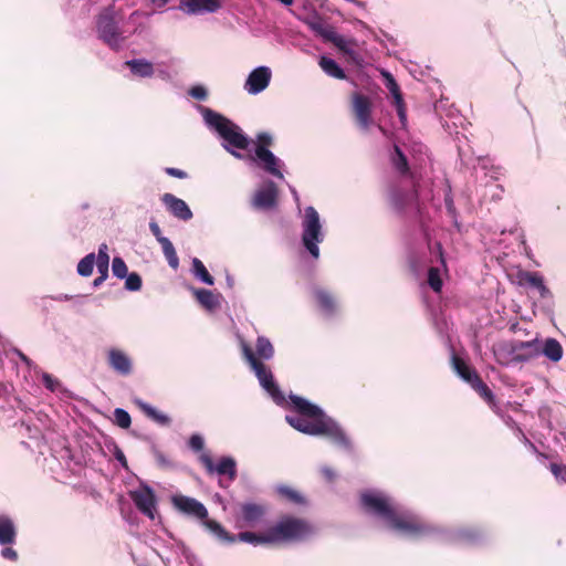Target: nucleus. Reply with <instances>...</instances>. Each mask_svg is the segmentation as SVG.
Returning a JSON list of instances; mask_svg holds the SVG:
<instances>
[{"label":"nucleus","mask_w":566,"mask_h":566,"mask_svg":"<svg viewBox=\"0 0 566 566\" xmlns=\"http://www.w3.org/2000/svg\"><path fill=\"white\" fill-rule=\"evenodd\" d=\"M241 348L260 386L275 405L282 408L291 407V409L296 412V415L285 416V421L292 428L311 437H325L332 444L348 454L355 452L354 442L338 421L306 398L290 394L289 400H286L271 369L255 357L254 352L243 340L241 342Z\"/></svg>","instance_id":"1"},{"label":"nucleus","mask_w":566,"mask_h":566,"mask_svg":"<svg viewBox=\"0 0 566 566\" xmlns=\"http://www.w3.org/2000/svg\"><path fill=\"white\" fill-rule=\"evenodd\" d=\"M360 504L368 515L403 537H436L442 543L454 545H475L484 538V533L476 527L446 528L429 522L381 491L368 490L361 493Z\"/></svg>","instance_id":"2"},{"label":"nucleus","mask_w":566,"mask_h":566,"mask_svg":"<svg viewBox=\"0 0 566 566\" xmlns=\"http://www.w3.org/2000/svg\"><path fill=\"white\" fill-rule=\"evenodd\" d=\"M197 111L202 116L205 126L220 138L227 153L237 159H247L249 164H254L272 177L284 179L282 168L285 165L272 150L264 145H256L254 154L245 157L241 150L250 147L251 139L239 125L207 106L198 105Z\"/></svg>","instance_id":"3"},{"label":"nucleus","mask_w":566,"mask_h":566,"mask_svg":"<svg viewBox=\"0 0 566 566\" xmlns=\"http://www.w3.org/2000/svg\"><path fill=\"white\" fill-rule=\"evenodd\" d=\"M389 203L392 210L405 218L416 219L421 216V208L418 200V191L415 185H392L389 189Z\"/></svg>","instance_id":"4"},{"label":"nucleus","mask_w":566,"mask_h":566,"mask_svg":"<svg viewBox=\"0 0 566 566\" xmlns=\"http://www.w3.org/2000/svg\"><path fill=\"white\" fill-rule=\"evenodd\" d=\"M96 33L97 38L113 51H119L125 38L116 21L115 9L108 6L103 9L96 17Z\"/></svg>","instance_id":"5"},{"label":"nucleus","mask_w":566,"mask_h":566,"mask_svg":"<svg viewBox=\"0 0 566 566\" xmlns=\"http://www.w3.org/2000/svg\"><path fill=\"white\" fill-rule=\"evenodd\" d=\"M325 233L317 210L308 206L304 210L302 220V244L306 251L317 260L319 258V243L324 241Z\"/></svg>","instance_id":"6"},{"label":"nucleus","mask_w":566,"mask_h":566,"mask_svg":"<svg viewBox=\"0 0 566 566\" xmlns=\"http://www.w3.org/2000/svg\"><path fill=\"white\" fill-rule=\"evenodd\" d=\"M271 530L275 544L303 541L314 533L307 521L292 516L281 518Z\"/></svg>","instance_id":"7"},{"label":"nucleus","mask_w":566,"mask_h":566,"mask_svg":"<svg viewBox=\"0 0 566 566\" xmlns=\"http://www.w3.org/2000/svg\"><path fill=\"white\" fill-rule=\"evenodd\" d=\"M496 360L500 364L507 365L509 363H525L534 357L539 356L538 340H516L509 347L501 346L494 350Z\"/></svg>","instance_id":"8"},{"label":"nucleus","mask_w":566,"mask_h":566,"mask_svg":"<svg viewBox=\"0 0 566 566\" xmlns=\"http://www.w3.org/2000/svg\"><path fill=\"white\" fill-rule=\"evenodd\" d=\"M18 530L14 521L6 515L0 514V555L3 559L10 562L18 560V552L12 547L17 542Z\"/></svg>","instance_id":"9"},{"label":"nucleus","mask_w":566,"mask_h":566,"mask_svg":"<svg viewBox=\"0 0 566 566\" xmlns=\"http://www.w3.org/2000/svg\"><path fill=\"white\" fill-rule=\"evenodd\" d=\"M137 510L150 520L155 518L157 512V499L154 490L146 483H142L138 490L129 492Z\"/></svg>","instance_id":"10"},{"label":"nucleus","mask_w":566,"mask_h":566,"mask_svg":"<svg viewBox=\"0 0 566 566\" xmlns=\"http://www.w3.org/2000/svg\"><path fill=\"white\" fill-rule=\"evenodd\" d=\"M279 189L273 180H266L254 192L251 206L256 210H272L277 206Z\"/></svg>","instance_id":"11"},{"label":"nucleus","mask_w":566,"mask_h":566,"mask_svg":"<svg viewBox=\"0 0 566 566\" xmlns=\"http://www.w3.org/2000/svg\"><path fill=\"white\" fill-rule=\"evenodd\" d=\"M200 461L205 465L208 473H218L227 475L230 482L237 478V462L232 457H222L217 464L213 463L211 457L207 453L200 455Z\"/></svg>","instance_id":"12"},{"label":"nucleus","mask_w":566,"mask_h":566,"mask_svg":"<svg viewBox=\"0 0 566 566\" xmlns=\"http://www.w3.org/2000/svg\"><path fill=\"white\" fill-rule=\"evenodd\" d=\"M271 77L272 71L269 66H258L249 73L244 90L252 95L260 94L269 86Z\"/></svg>","instance_id":"13"},{"label":"nucleus","mask_w":566,"mask_h":566,"mask_svg":"<svg viewBox=\"0 0 566 566\" xmlns=\"http://www.w3.org/2000/svg\"><path fill=\"white\" fill-rule=\"evenodd\" d=\"M353 112L359 128L367 130L373 124L371 102L369 97L360 93H355L353 95Z\"/></svg>","instance_id":"14"},{"label":"nucleus","mask_w":566,"mask_h":566,"mask_svg":"<svg viewBox=\"0 0 566 566\" xmlns=\"http://www.w3.org/2000/svg\"><path fill=\"white\" fill-rule=\"evenodd\" d=\"M174 506L181 513L193 516L198 520H206L208 517V510L198 500L185 495H177L172 497Z\"/></svg>","instance_id":"15"},{"label":"nucleus","mask_w":566,"mask_h":566,"mask_svg":"<svg viewBox=\"0 0 566 566\" xmlns=\"http://www.w3.org/2000/svg\"><path fill=\"white\" fill-rule=\"evenodd\" d=\"M107 364L119 376L127 377L133 373V359L122 349L111 348L107 352Z\"/></svg>","instance_id":"16"},{"label":"nucleus","mask_w":566,"mask_h":566,"mask_svg":"<svg viewBox=\"0 0 566 566\" xmlns=\"http://www.w3.org/2000/svg\"><path fill=\"white\" fill-rule=\"evenodd\" d=\"M220 8V0H180L179 3V10L188 15L214 13Z\"/></svg>","instance_id":"17"},{"label":"nucleus","mask_w":566,"mask_h":566,"mask_svg":"<svg viewBox=\"0 0 566 566\" xmlns=\"http://www.w3.org/2000/svg\"><path fill=\"white\" fill-rule=\"evenodd\" d=\"M161 202L175 218L181 221H189L193 217L188 203L172 193H164Z\"/></svg>","instance_id":"18"},{"label":"nucleus","mask_w":566,"mask_h":566,"mask_svg":"<svg viewBox=\"0 0 566 566\" xmlns=\"http://www.w3.org/2000/svg\"><path fill=\"white\" fill-rule=\"evenodd\" d=\"M313 295L321 310L326 317H332L337 311V301L335 296L327 290L314 287Z\"/></svg>","instance_id":"19"},{"label":"nucleus","mask_w":566,"mask_h":566,"mask_svg":"<svg viewBox=\"0 0 566 566\" xmlns=\"http://www.w3.org/2000/svg\"><path fill=\"white\" fill-rule=\"evenodd\" d=\"M198 303L208 312H214L221 306V295L210 290L190 287Z\"/></svg>","instance_id":"20"},{"label":"nucleus","mask_w":566,"mask_h":566,"mask_svg":"<svg viewBox=\"0 0 566 566\" xmlns=\"http://www.w3.org/2000/svg\"><path fill=\"white\" fill-rule=\"evenodd\" d=\"M133 402L136 407L139 408L140 411L145 413L146 417H148L150 420L156 422L157 424L161 427H168L171 423V419L168 415L159 411L155 407H153L150 403L144 401L140 398H134Z\"/></svg>","instance_id":"21"},{"label":"nucleus","mask_w":566,"mask_h":566,"mask_svg":"<svg viewBox=\"0 0 566 566\" xmlns=\"http://www.w3.org/2000/svg\"><path fill=\"white\" fill-rule=\"evenodd\" d=\"M124 65L129 69L133 76L138 78H150L155 74L153 62L144 57L127 60Z\"/></svg>","instance_id":"22"},{"label":"nucleus","mask_w":566,"mask_h":566,"mask_svg":"<svg viewBox=\"0 0 566 566\" xmlns=\"http://www.w3.org/2000/svg\"><path fill=\"white\" fill-rule=\"evenodd\" d=\"M235 537L237 541H241L253 546L275 544L271 528H269L265 533L241 532L235 535Z\"/></svg>","instance_id":"23"},{"label":"nucleus","mask_w":566,"mask_h":566,"mask_svg":"<svg viewBox=\"0 0 566 566\" xmlns=\"http://www.w3.org/2000/svg\"><path fill=\"white\" fill-rule=\"evenodd\" d=\"M522 280L525 281L530 286L535 289L542 298H552L553 294L546 286L544 277L538 272H524L521 275Z\"/></svg>","instance_id":"24"},{"label":"nucleus","mask_w":566,"mask_h":566,"mask_svg":"<svg viewBox=\"0 0 566 566\" xmlns=\"http://www.w3.org/2000/svg\"><path fill=\"white\" fill-rule=\"evenodd\" d=\"M563 347L560 343L553 337H548L544 340L543 346L539 347V355L545 356L553 363H558L563 358Z\"/></svg>","instance_id":"25"},{"label":"nucleus","mask_w":566,"mask_h":566,"mask_svg":"<svg viewBox=\"0 0 566 566\" xmlns=\"http://www.w3.org/2000/svg\"><path fill=\"white\" fill-rule=\"evenodd\" d=\"M305 24L319 38L327 42L334 28L327 24L319 15L315 14L305 20Z\"/></svg>","instance_id":"26"},{"label":"nucleus","mask_w":566,"mask_h":566,"mask_svg":"<svg viewBox=\"0 0 566 566\" xmlns=\"http://www.w3.org/2000/svg\"><path fill=\"white\" fill-rule=\"evenodd\" d=\"M201 521L203 522L206 528L219 541L229 544L237 542L235 535L229 534L220 523L213 520H209L208 517Z\"/></svg>","instance_id":"27"},{"label":"nucleus","mask_w":566,"mask_h":566,"mask_svg":"<svg viewBox=\"0 0 566 566\" xmlns=\"http://www.w3.org/2000/svg\"><path fill=\"white\" fill-rule=\"evenodd\" d=\"M321 69L331 77L343 80L346 77L345 71L332 57L322 56L318 62Z\"/></svg>","instance_id":"28"},{"label":"nucleus","mask_w":566,"mask_h":566,"mask_svg":"<svg viewBox=\"0 0 566 566\" xmlns=\"http://www.w3.org/2000/svg\"><path fill=\"white\" fill-rule=\"evenodd\" d=\"M255 357L263 360H270L274 356V347L271 340L265 336H258L255 342Z\"/></svg>","instance_id":"29"},{"label":"nucleus","mask_w":566,"mask_h":566,"mask_svg":"<svg viewBox=\"0 0 566 566\" xmlns=\"http://www.w3.org/2000/svg\"><path fill=\"white\" fill-rule=\"evenodd\" d=\"M241 513L243 520L248 524H253L262 518V516L264 515V509L259 504L244 503L241 506Z\"/></svg>","instance_id":"30"},{"label":"nucleus","mask_w":566,"mask_h":566,"mask_svg":"<svg viewBox=\"0 0 566 566\" xmlns=\"http://www.w3.org/2000/svg\"><path fill=\"white\" fill-rule=\"evenodd\" d=\"M390 161L395 169L401 175H406L409 171V164L407 154L398 145L394 146V151L390 155Z\"/></svg>","instance_id":"31"},{"label":"nucleus","mask_w":566,"mask_h":566,"mask_svg":"<svg viewBox=\"0 0 566 566\" xmlns=\"http://www.w3.org/2000/svg\"><path fill=\"white\" fill-rule=\"evenodd\" d=\"M191 273L197 280L207 285L214 284L213 276L208 272L207 268L205 266L200 259L193 258L191 261Z\"/></svg>","instance_id":"32"},{"label":"nucleus","mask_w":566,"mask_h":566,"mask_svg":"<svg viewBox=\"0 0 566 566\" xmlns=\"http://www.w3.org/2000/svg\"><path fill=\"white\" fill-rule=\"evenodd\" d=\"M452 361L457 374L471 386L474 382V378L479 377L476 371L455 356L452 357Z\"/></svg>","instance_id":"33"},{"label":"nucleus","mask_w":566,"mask_h":566,"mask_svg":"<svg viewBox=\"0 0 566 566\" xmlns=\"http://www.w3.org/2000/svg\"><path fill=\"white\" fill-rule=\"evenodd\" d=\"M444 206L448 214L451 217L453 226L460 231L461 224L458 220V211L454 206L453 196L451 185L448 180H446V189H444Z\"/></svg>","instance_id":"34"},{"label":"nucleus","mask_w":566,"mask_h":566,"mask_svg":"<svg viewBox=\"0 0 566 566\" xmlns=\"http://www.w3.org/2000/svg\"><path fill=\"white\" fill-rule=\"evenodd\" d=\"M405 147H406V151L419 165H421L424 161V159L428 157L427 146L424 144H422L421 142L410 140Z\"/></svg>","instance_id":"35"},{"label":"nucleus","mask_w":566,"mask_h":566,"mask_svg":"<svg viewBox=\"0 0 566 566\" xmlns=\"http://www.w3.org/2000/svg\"><path fill=\"white\" fill-rule=\"evenodd\" d=\"M158 243L161 247L163 253L167 260L168 265L176 271L179 268V258L177 255L174 244L171 243L169 238L160 240V242Z\"/></svg>","instance_id":"36"},{"label":"nucleus","mask_w":566,"mask_h":566,"mask_svg":"<svg viewBox=\"0 0 566 566\" xmlns=\"http://www.w3.org/2000/svg\"><path fill=\"white\" fill-rule=\"evenodd\" d=\"M471 387L490 405L491 408L495 407V397L488 385L482 381L480 376L474 378V382Z\"/></svg>","instance_id":"37"},{"label":"nucleus","mask_w":566,"mask_h":566,"mask_svg":"<svg viewBox=\"0 0 566 566\" xmlns=\"http://www.w3.org/2000/svg\"><path fill=\"white\" fill-rule=\"evenodd\" d=\"M95 264L98 273H108L109 254L106 243L99 244L97 254H95Z\"/></svg>","instance_id":"38"},{"label":"nucleus","mask_w":566,"mask_h":566,"mask_svg":"<svg viewBox=\"0 0 566 566\" xmlns=\"http://www.w3.org/2000/svg\"><path fill=\"white\" fill-rule=\"evenodd\" d=\"M95 264V253L86 254L77 264V274L83 277L92 275Z\"/></svg>","instance_id":"39"},{"label":"nucleus","mask_w":566,"mask_h":566,"mask_svg":"<svg viewBox=\"0 0 566 566\" xmlns=\"http://www.w3.org/2000/svg\"><path fill=\"white\" fill-rule=\"evenodd\" d=\"M276 491L280 495L284 496L294 504H303L305 502L303 495L290 486L280 485L277 486Z\"/></svg>","instance_id":"40"},{"label":"nucleus","mask_w":566,"mask_h":566,"mask_svg":"<svg viewBox=\"0 0 566 566\" xmlns=\"http://www.w3.org/2000/svg\"><path fill=\"white\" fill-rule=\"evenodd\" d=\"M114 423L117 424L122 429H128L132 424L130 415L123 408H115L114 412Z\"/></svg>","instance_id":"41"},{"label":"nucleus","mask_w":566,"mask_h":566,"mask_svg":"<svg viewBox=\"0 0 566 566\" xmlns=\"http://www.w3.org/2000/svg\"><path fill=\"white\" fill-rule=\"evenodd\" d=\"M113 275L123 280L128 274V269L125 261L120 256H115L112 262Z\"/></svg>","instance_id":"42"},{"label":"nucleus","mask_w":566,"mask_h":566,"mask_svg":"<svg viewBox=\"0 0 566 566\" xmlns=\"http://www.w3.org/2000/svg\"><path fill=\"white\" fill-rule=\"evenodd\" d=\"M125 279V289L130 292H137L142 289L143 281L137 272L128 273Z\"/></svg>","instance_id":"43"},{"label":"nucleus","mask_w":566,"mask_h":566,"mask_svg":"<svg viewBox=\"0 0 566 566\" xmlns=\"http://www.w3.org/2000/svg\"><path fill=\"white\" fill-rule=\"evenodd\" d=\"M428 284L434 292H440L442 289V280L440 271L437 268H430L428 271Z\"/></svg>","instance_id":"44"},{"label":"nucleus","mask_w":566,"mask_h":566,"mask_svg":"<svg viewBox=\"0 0 566 566\" xmlns=\"http://www.w3.org/2000/svg\"><path fill=\"white\" fill-rule=\"evenodd\" d=\"M188 94L197 101H206L208 98V90L201 84L192 85L189 88Z\"/></svg>","instance_id":"45"},{"label":"nucleus","mask_w":566,"mask_h":566,"mask_svg":"<svg viewBox=\"0 0 566 566\" xmlns=\"http://www.w3.org/2000/svg\"><path fill=\"white\" fill-rule=\"evenodd\" d=\"M387 87L394 97L395 104H399L401 101H403L402 95L400 93V88H399L398 84L396 83V81L394 80V77L390 76V74H388Z\"/></svg>","instance_id":"46"},{"label":"nucleus","mask_w":566,"mask_h":566,"mask_svg":"<svg viewBox=\"0 0 566 566\" xmlns=\"http://www.w3.org/2000/svg\"><path fill=\"white\" fill-rule=\"evenodd\" d=\"M189 448L195 452H200L205 448V440L199 433H193L188 441Z\"/></svg>","instance_id":"47"},{"label":"nucleus","mask_w":566,"mask_h":566,"mask_svg":"<svg viewBox=\"0 0 566 566\" xmlns=\"http://www.w3.org/2000/svg\"><path fill=\"white\" fill-rule=\"evenodd\" d=\"M327 42L333 43L337 49L342 51L347 52L349 50L348 41L344 36L337 34L335 30L332 33L331 39L327 40Z\"/></svg>","instance_id":"48"},{"label":"nucleus","mask_w":566,"mask_h":566,"mask_svg":"<svg viewBox=\"0 0 566 566\" xmlns=\"http://www.w3.org/2000/svg\"><path fill=\"white\" fill-rule=\"evenodd\" d=\"M42 381L44 387L50 390L51 392L56 391L57 387L60 386V382L56 378H54L52 375L48 373H42Z\"/></svg>","instance_id":"49"},{"label":"nucleus","mask_w":566,"mask_h":566,"mask_svg":"<svg viewBox=\"0 0 566 566\" xmlns=\"http://www.w3.org/2000/svg\"><path fill=\"white\" fill-rule=\"evenodd\" d=\"M112 452H113L114 458L120 464V467L125 470H128V463H127L126 457H125L123 450L116 443H113Z\"/></svg>","instance_id":"50"},{"label":"nucleus","mask_w":566,"mask_h":566,"mask_svg":"<svg viewBox=\"0 0 566 566\" xmlns=\"http://www.w3.org/2000/svg\"><path fill=\"white\" fill-rule=\"evenodd\" d=\"M153 453H154V457H155L158 465H160L163 468L171 467L170 460L161 451H159L156 447L153 448Z\"/></svg>","instance_id":"51"},{"label":"nucleus","mask_w":566,"mask_h":566,"mask_svg":"<svg viewBox=\"0 0 566 566\" xmlns=\"http://www.w3.org/2000/svg\"><path fill=\"white\" fill-rule=\"evenodd\" d=\"M551 471L557 480L566 481V467L565 465L552 463Z\"/></svg>","instance_id":"52"},{"label":"nucleus","mask_w":566,"mask_h":566,"mask_svg":"<svg viewBox=\"0 0 566 566\" xmlns=\"http://www.w3.org/2000/svg\"><path fill=\"white\" fill-rule=\"evenodd\" d=\"M396 111L401 123V126L405 127L407 125V111L403 101L399 104H395Z\"/></svg>","instance_id":"53"},{"label":"nucleus","mask_w":566,"mask_h":566,"mask_svg":"<svg viewBox=\"0 0 566 566\" xmlns=\"http://www.w3.org/2000/svg\"><path fill=\"white\" fill-rule=\"evenodd\" d=\"M165 172L168 176L178 178V179H186L188 177V174L185 170H181L179 168L168 167L165 169Z\"/></svg>","instance_id":"54"},{"label":"nucleus","mask_w":566,"mask_h":566,"mask_svg":"<svg viewBox=\"0 0 566 566\" xmlns=\"http://www.w3.org/2000/svg\"><path fill=\"white\" fill-rule=\"evenodd\" d=\"M149 230L153 233V235L156 238L157 242H160V240H164L167 238V237L163 235L161 230L156 221L149 222Z\"/></svg>","instance_id":"55"},{"label":"nucleus","mask_w":566,"mask_h":566,"mask_svg":"<svg viewBox=\"0 0 566 566\" xmlns=\"http://www.w3.org/2000/svg\"><path fill=\"white\" fill-rule=\"evenodd\" d=\"M321 473L328 482H332L336 478L335 471L327 465L321 468Z\"/></svg>","instance_id":"56"},{"label":"nucleus","mask_w":566,"mask_h":566,"mask_svg":"<svg viewBox=\"0 0 566 566\" xmlns=\"http://www.w3.org/2000/svg\"><path fill=\"white\" fill-rule=\"evenodd\" d=\"M258 145H264L265 147H268L269 145L272 144V136L269 133H260L258 135Z\"/></svg>","instance_id":"57"},{"label":"nucleus","mask_w":566,"mask_h":566,"mask_svg":"<svg viewBox=\"0 0 566 566\" xmlns=\"http://www.w3.org/2000/svg\"><path fill=\"white\" fill-rule=\"evenodd\" d=\"M99 275L93 281L92 286L94 289L99 287L108 277V273H98Z\"/></svg>","instance_id":"58"},{"label":"nucleus","mask_w":566,"mask_h":566,"mask_svg":"<svg viewBox=\"0 0 566 566\" xmlns=\"http://www.w3.org/2000/svg\"><path fill=\"white\" fill-rule=\"evenodd\" d=\"M14 353L17 354V356L21 359L22 363H24L28 367H32L33 365V361L27 356L24 355L21 350L19 349H15Z\"/></svg>","instance_id":"59"},{"label":"nucleus","mask_w":566,"mask_h":566,"mask_svg":"<svg viewBox=\"0 0 566 566\" xmlns=\"http://www.w3.org/2000/svg\"><path fill=\"white\" fill-rule=\"evenodd\" d=\"M290 191L293 196V199L295 200V202L297 203V207L300 208V196H298V192L296 191V189L292 186H290Z\"/></svg>","instance_id":"60"},{"label":"nucleus","mask_w":566,"mask_h":566,"mask_svg":"<svg viewBox=\"0 0 566 566\" xmlns=\"http://www.w3.org/2000/svg\"><path fill=\"white\" fill-rule=\"evenodd\" d=\"M151 3L158 8L165 7L170 0H150Z\"/></svg>","instance_id":"61"},{"label":"nucleus","mask_w":566,"mask_h":566,"mask_svg":"<svg viewBox=\"0 0 566 566\" xmlns=\"http://www.w3.org/2000/svg\"><path fill=\"white\" fill-rule=\"evenodd\" d=\"M436 247H437V253H438V255H439V258H440V260H441V263H442V264H444V259H443V253H442V245H441V243H437V244H436Z\"/></svg>","instance_id":"62"},{"label":"nucleus","mask_w":566,"mask_h":566,"mask_svg":"<svg viewBox=\"0 0 566 566\" xmlns=\"http://www.w3.org/2000/svg\"><path fill=\"white\" fill-rule=\"evenodd\" d=\"M55 301H69L72 298V295L69 294H60L55 297H53Z\"/></svg>","instance_id":"63"},{"label":"nucleus","mask_w":566,"mask_h":566,"mask_svg":"<svg viewBox=\"0 0 566 566\" xmlns=\"http://www.w3.org/2000/svg\"><path fill=\"white\" fill-rule=\"evenodd\" d=\"M226 281H227V285H228L230 289H232V287H233V285H234V280H233V277H232L230 274H228V275H227V277H226Z\"/></svg>","instance_id":"64"}]
</instances>
